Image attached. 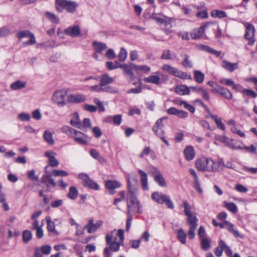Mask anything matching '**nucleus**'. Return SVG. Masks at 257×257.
Returning <instances> with one entry per match:
<instances>
[{"label":"nucleus","mask_w":257,"mask_h":257,"mask_svg":"<svg viewBox=\"0 0 257 257\" xmlns=\"http://www.w3.org/2000/svg\"><path fill=\"white\" fill-rule=\"evenodd\" d=\"M127 187L128 188L126 198L128 213V214H130L132 212H135L136 209H138V213H141V212L140 211L141 206L136 195L137 191V188L131 185L129 178L127 179Z\"/></svg>","instance_id":"obj_1"},{"label":"nucleus","mask_w":257,"mask_h":257,"mask_svg":"<svg viewBox=\"0 0 257 257\" xmlns=\"http://www.w3.org/2000/svg\"><path fill=\"white\" fill-rule=\"evenodd\" d=\"M195 167L198 171L203 172H218L215 162L211 158L201 157L196 160Z\"/></svg>","instance_id":"obj_2"},{"label":"nucleus","mask_w":257,"mask_h":257,"mask_svg":"<svg viewBox=\"0 0 257 257\" xmlns=\"http://www.w3.org/2000/svg\"><path fill=\"white\" fill-rule=\"evenodd\" d=\"M78 6V4L75 2L66 0H55V8L59 13H62L65 9L68 13H74L76 12Z\"/></svg>","instance_id":"obj_3"},{"label":"nucleus","mask_w":257,"mask_h":257,"mask_svg":"<svg viewBox=\"0 0 257 257\" xmlns=\"http://www.w3.org/2000/svg\"><path fill=\"white\" fill-rule=\"evenodd\" d=\"M152 199L159 204L165 203L168 208L173 209L174 205L169 196L160 192H154L152 194Z\"/></svg>","instance_id":"obj_4"},{"label":"nucleus","mask_w":257,"mask_h":257,"mask_svg":"<svg viewBox=\"0 0 257 257\" xmlns=\"http://www.w3.org/2000/svg\"><path fill=\"white\" fill-rule=\"evenodd\" d=\"M186 223L189 226L188 236L189 239H193L195 237V231L197 227L198 219L195 215L192 213L187 215Z\"/></svg>","instance_id":"obj_5"},{"label":"nucleus","mask_w":257,"mask_h":257,"mask_svg":"<svg viewBox=\"0 0 257 257\" xmlns=\"http://www.w3.org/2000/svg\"><path fill=\"white\" fill-rule=\"evenodd\" d=\"M67 92L63 90H58L55 91L51 98V100L58 106L62 107L66 104L65 97Z\"/></svg>","instance_id":"obj_6"},{"label":"nucleus","mask_w":257,"mask_h":257,"mask_svg":"<svg viewBox=\"0 0 257 257\" xmlns=\"http://www.w3.org/2000/svg\"><path fill=\"white\" fill-rule=\"evenodd\" d=\"M117 236L119 237V241L121 243H123L124 239V230L122 229H119L118 230L117 233L115 229L111 231L110 233L106 235V243H109L110 241H117Z\"/></svg>","instance_id":"obj_7"},{"label":"nucleus","mask_w":257,"mask_h":257,"mask_svg":"<svg viewBox=\"0 0 257 257\" xmlns=\"http://www.w3.org/2000/svg\"><path fill=\"white\" fill-rule=\"evenodd\" d=\"M119 241H110L109 243H106L107 246L105 247L103 250L104 257H112L111 252H116L119 249L120 245L122 244Z\"/></svg>","instance_id":"obj_8"},{"label":"nucleus","mask_w":257,"mask_h":257,"mask_svg":"<svg viewBox=\"0 0 257 257\" xmlns=\"http://www.w3.org/2000/svg\"><path fill=\"white\" fill-rule=\"evenodd\" d=\"M167 118V117H163L158 119L152 128L154 133L159 137L165 135L164 125L163 121Z\"/></svg>","instance_id":"obj_9"},{"label":"nucleus","mask_w":257,"mask_h":257,"mask_svg":"<svg viewBox=\"0 0 257 257\" xmlns=\"http://www.w3.org/2000/svg\"><path fill=\"white\" fill-rule=\"evenodd\" d=\"M211 91L213 93L217 92L227 99H231L232 94L230 91L227 88H224L221 86L216 85L214 88H212Z\"/></svg>","instance_id":"obj_10"},{"label":"nucleus","mask_w":257,"mask_h":257,"mask_svg":"<svg viewBox=\"0 0 257 257\" xmlns=\"http://www.w3.org/2000/svg\"><path fill=\"white\" fill-rule=\"evenodd\" d=\"M64 33L72 38L77 37L80 35L81 29L79 25H73L66 28Z\"/></svg>","instance_id":"obj_11"},{"label":"nucleus","mask_w":257,"mask_h":257,"mask_svg":"<svg viewBox=\"0 0 257 257\" xmlns=\"http://www.w3.org/2000/svg\"><path fill=\"white\" fill-rule=\"evenodd\" d=\"M254 29L253 26L251 24H248L246 26L244 37L248 40V44L252 45L254 42L253 38Z\"/></svg>","instance_id":"obj_12"},{"label":"nucleus","mask_w":257,"mask_h":257,"mask_svg":"<svg viewBox=\"0 0 257 257\" xmlns=\"http://www.w3.org/2000/svg\"><path fill=\"white\" fill-rule=\"evenodd\" d=\"M102 221L101 220H98L95 223H94L93 220L92 219H90L87 224L84 226V228L87 229V232L88 233H91L96 231L97 229L102 225Z\"/></svg>","instance_id":"obj_13"},{"label":"nucleus","mask_w":257,"mask_h":257,"mask_svg":"<svg viewBox=\"0 0 257 257\" xmlns=\"http://www.w3.org/2000/svg\"><path fill=\"white\" fill-rule=\"evenodd\" d=\"M86 99L85 95L82 94H70L67 96V101L70 103H81Z\"/></svg>","instance_id":"obj_14"},{"label":"nucleus","mask_w":257,"mask_h":257,"mask_svg":"<svg viewBox=\"0 0 257 257\" xmlns=\"http://www.w3.org/2000/svg\"><path fill=\"white\" fill-rule=\"evenodd\" d=\"M48 166L45 167L46 174L43 175L41 178V182L43 183H45L48 182L52 186L55 187L56 186L57 184L54 181V179L52 178L53 176L52 172H49L47 171V169Z\"/></svg>","instance_id":"obj_15"},{"label":"nucleus","mask_w":257,"mask_h":257,"mask_svg":"<svg viewBox=\"0 0 257 257\" xmlns=\"http://www.w3.org/2000/svg\"><path fill=\"white\" fill-rule=\"evenodd\" d=\"M80 134L73 135L74 141L77 144L81 145H87L88 141L87 140V135L80 132Z\"/></svg>","instance_id":"obj_16"},{"label":"nucleus","mask_w":257,"mask_h":257,"mask_svg":"<svg viewBox=\"0 0 257 257\" xmlns=\"http://www.w3.org/2000/svg\"><path fill=\"white\" fill-rule=\"evenodd\" d=\"M173 102L176 105L179 106H183V107L190 111L191 113H194L195 110V107L188 104L186 101L179 99H175L173 100Z\"/></svg>","instance_id":"obj_17"},{"label":"nucleus","mask_w":257,"mask_h":257,"mask_svg":"<svg viewBox=\"0 0 257 257\" xmlns=\"http://www.w3.org/2000/svg\"><path fill=\"white\" fill-rule=\"evenodd\" d=\"M175 92L180 95H188L190 93V88L185 85H178L175 88Z\"/></svg>","instance_id":"obj_18"},{"label":"nucleus","mask_w":257,"mask_h":257,"mask_svg":"<svg viewBox=\"0 0 257 257\" xmlns=\"http://www.w3.org/2000/svg\"><path fill=\"white\" fill-rule=\"evenodd\" d=\"M184 154L186 159L188 161L193 160L195 156L194 150L192 146L186 147L184 150Z\"/></svg>","instance_id":"obj_19"},{"label":"nucleus","mask_w":257,"mask_h":257,"mask_svg":"<svg viewBox=\"0 0 257 257\" xmlns=\"http://www.w3.org/2000/svg\"><path fill=\"white\" fill-rule=\"evenodd\" d=\"M61 130L62 133L65 134L70 137H73V135L80 134V131L75 130L67 125H64L62 126L61 128Z\"/></svg>","instance_id":"obj_20"},{"label":"nucleus","mask_w":257,"mask_h":257,"mask_svg":"<svg viewBox=\"0 0 257 257\" xmlns=\"http://www.w3.org/2000/svg\"><path fill=\"white\" fill-rule=\"evenodd\" d=\"M161 59L164 60H178L176 54L174 52H171V51L168 49L165 50L163 51Z\"/></svg>","instance_id":"obj_21"},{"label":"nucleus","mask_w":257,"mask_h":257,"mask_svg":"<svg viewBox=\"0 0 257 257\" xmlns=\"http://www.w3.org/2000/svg\"><path fill=\"white\" fill-rule=\"evenodd\" d=\"M227 225V229L235 237L242 238L243 237V235H241L237 230L235 229L234 227V225L229 222L228 221H226L225 222Z\"/></svg>","instance_id":"obj_22"},{"label":"nucleus","mask_w":257,"mask_h":257,"mask_svg":"<svg viewBox=\"0 0 257 257\" xmlns=\"http://www.w3.org/2000/svg\"><path fill=\"white\" fill-rule=\"evenodd\" d=\"M92 46L94 49L95 52L98 53H101L104 50L107 48L105 44L97 41L93 42Z\"/></svg>","instance_id":"obj_23"},{"label":"nucleus","mask_w":257,"mask_h":257,"mask_svg":"<svg viewBox=\"0 0 257 257\" xmlns=\"http://www.w3.org/2000/svg\"><path fill=\"white\" fill-rule=\"evenodd\" d=\"M72 119L70 120V124L74 127L81 129L82 125L79 120V116L78 112H76L72 114Z\"/></svg>","instance_id":"obj_24"},{"label":"nucleus","mask_w":257,"mask_h":257,"mask_svg":"<svg viewBox=\"0 0 257 257\" xmlns=\"http://www.w3.org/2000/svg\"><path fill=\"white\" fill-rule=\"evenodd\" d=\"M207 27V25H203L197 29L193 30L191 33V38L193 39H196L200 38L203 34L205 29Z\"/></svg>","instance_id":"obj_25"},{"label":"nucleus","mask_w":257,"mask_h":257,"mask_svg":"<svg viewBox=\"0 0 257 257\" xmlns=\"http://www.w3.org/2000/svg\"><path fill=\"white\" fill-rule=\"evenodd\" d=\"M139 173L141 177L142 187L144 190H147L148 189L147 175L146 172L142 170H139Z\"/></svg>","instance_id":"obj_26"},{"label":"nucleus","mask_w":257,"mask_h":257,"mask_svg":"<svg viewBox=\"0 0 257 257\" xmlns=\"http://www.w3.org/2000/svg\"><path fill=\"white\" fill-rule=\"evenodd\" d=\"M181 56L184 58L181 62V65L185 68H191L193 67V63L189 59V56L187 54H182Z\"/></svg>","instance_id":"obj_27"},{"label":"nucleus","mask_w":257,"mask_h":257,"mask_svg":"<svg viewBox=\"0 0 257 257\" xmlns=\"http://www.w3.org/2000/svg\"><path fill=\"white\" fill-rule=\"evenodd\" d=\"M144 81L147 83H153L156 85H159L161 82V79L159 76L152 75L144 78Z\"/></svg>","instance_id":"obj_28"},{"label":"nucleus","mask_w":257,"mask_h":257,"mask_svg":"<svg viewBox=\"0 0 257 257\" xmlns=\"http://www.w3.org/2000/svg\"><path fill=\"white\" fill-rule=\"evenodd\" d=\"M222 66L224 69L229 71L230 72H232L234 70L238 68V63H232L224 60L222 62Z\"/></svg>","instance_id":"obj_29"},{"label":"nucleus","mask_w":257,"mask_h":257,"mask_svg":"<svg viewBox=\"0 0 257 257\" xmlns=\"http://www.w3.org/2000/svg\"><path fill=\"white\" fill-rule=\"evenodd\" d=\"M177 237L178 240L183 244L186 243L187 234L182 228H180L176 231Z\"/></svg>","instance_id":"obj_30"},{"label":"nucleus","mask_w":257,"mask_h":257,"mask_svg":"<svg viewBox=\"0 0 257 257\" xmlns=\"http://www.w3.org/2000/svg\"><path fill=\"white\" fill-rule=\"evenodd\" d=\"M113 81L114 79L112 77H110L107 74H103L100 78V85L102 86L111 83Z\"/></svg>","instance_id":"obj_31"},{"label":"nucleus","mask_w":257,"mask_h":257,"mask_svg":"<svg viewBox=\"0 0 257 257\" xmlns=\"http://www.w3.org/2000/svg\"><path fill=\"white\" fill-rule=\"evenodd\" d=\"M44 140L50 145H52L55 143V141L53 138V134L49 130H46L43 134Z\"/></svg>","instance_id":"obj_32"},{"label":"nucleus","mask_w":257,"mask_h":257,"mask_svg":"<svg viewBox=\"0 0 257 257\" xmlns=\"http://www.w3.org/2000/svg\"><path fill=\"white\" fill-rule=\"evenodd\" d=\"M26 82L21 80H17L11 84V88L12 90H17L21 89L26 87Z\"/></svg>","instance_id":"obj_33"},{"label":"nucleus","mask_w":257,"mask_h":257,"mask_svg":"<svg viewBox=\"0 0 257 257\" xmlns=\"http://www.w3.org/2000/svg\"><path fill=\"white\" fill-rule=\"evenodd\" d=\"M58 46L59 45L56 43L55 40H49L38 44V47L44 48L45 49L53 48Z\"/></svg>","instance_id":"obj_34"},{"label":"nucleus","mask_w":257,"mask_h":257,"mask_svg":"<svg viewBox=\"0 0 257 257\" xmlns=\"http://www.w3.org/2000/svg\"><path fill=\"white\" fill-rule=\"evenodd\" d=\"M106 188L109 190H113L115 188H119L120 184L118 181L115 180H108L105 184Z\"/></svg>","instance_id":"obj_35"},{"label":"nucleus","mask_w":257,"mask_h":257,"mask_svg":"<svg viewBox=\"0 0 257 257\" xmlns=\"http://www.w3.org/2000/svg\"><path fill=\"white\" fill-rule=\"evenodd\" d=\"M218 244L219 245L220 247L223 248V250H224L225 253L226 254L231 257L232 255V252L230 248L227 245V244L225 243V242L222 240L220 239L218 242Z\"/></svg>","instance_id":"obj_36"},{"label":"nucleus","mask_w":257,"mask_h":257,"mask_svg":"<svg viewBox=\"0 0 257 257\" xmlns=\"http://www.w3.org/2000/svg\"><path fill=\"white\" fill-rule=\"evenodd\" d=\"M211 117L215 121L217 127L222 131L225 130V126L222 122L221 118H219L216 115L211 114Z\"/></svg>","instance_id":"obj_37"},{"label":"nucleus","mask_w":257,"mask_h":257,"mask_svg":"<svg viewBox=\"0 0 257 257\" xmlns=\"http://www.w3.org/2000/svg\"><path fill=\"white\" fill-rule=\"evenodd\" d=\"M194 79L198 83H202L204 80V74L199 70L194 71Z\"/></svg>","instance_id":"obj_38"},{"label":"nucleus","mask_w":257,"mask_h":257,"mask_svg":"<svg viewBox=\"0 0 257 257\" xmlns=\"http://www.w3.org/2000/svg\"><path fill=\"white\" fill-rule=\"evenodd\" d=\"M211 16L213 18H218L219 19L227 17L225 12L218 10H212L211 12Z\"/></svg>","instance_id":"obj_39"},{"label":"nucleus","mask_w":257,"mask_h":257,"mask_svg":"<svg viewBox=\"0 0 257 257\" xmlns=\"http://www.w3.org/2000/svg\"><path fill=\"white\" fill-rule=\"evenodd\" d=\"M23 241L24 242L27 243L32 238V233L30 230H25L22 232Z\"/></svg>","instance_id":"obj_40"},{"label":"nucleus","mask_w":257,"mask_h":257,"mask_svg":"<svg viewBox=\"0 0 257 257\" xmlns=\"http://www.w3.org/2000/svg\"><path fill=\"white\" fill-rule=\"evenodd\" d=\"M174 76L179 77L182 79H192L191 75L190 74H187L182 71L179 70L178 69Z\"/></svg>","instance_id":"obj_41"},{"label":"nucleus","mask_w":257,"mask_h":257,"mask_svg":"<svg viewBox=\"0 0 257 257\" xmlns=\"http://www.w3.org/2000/svg\"><path fill=\"white\" fill-rule=\"evenodd\" d=\"M46 17L51 22L58 24L59 23V18L54 14L47 12L45 13Z\"/></svg>","instance_id":"obj_42"},{"label":"nucleus","mask_w":257,"mask_h":257,"mask_svg":"<svg viewBox=\"0 0 257 257\" xmlns=\"http://www.w3.org/2000/svg\"><path fill=\"white\" fill-rule=\"evenodd\" d=\"M131 64L132 63H131L130 65H127L126 64L121 65L120 68L123 70L125 74L130 75V76L133 77L134 74L132 71V69H134V68L131 65Z\"/></svg>","instance_id":"obj_43"},{"label":"nucleus","mask_w":257,"mask_h":257,"mask_svg":"<svg viewBox=\"0 0 257 257\" xmlns=\"http://www.w3.org/2000/svg\"><path fill=\"white\" fill-rule=\"evenodd\" d=\"M78 191L75 187H71L69 188V191L68 193L67 196L69 198L74 200L78 196Z\"/></svg>","instance_id":"obj_44"},{"label":"nucleus","mask_w":257,"mask_h":257,"mask_svg":"<svg viewBox=\"0 0 257 257\" xmlns=\"http://www.w3.org/2000/svg\"><path fill=\"white\" fill-rule=\"evenodd\" d=\"M162 69L163 71L167 72L174 76L177 70V68L174 67L168 64H165L162 66Z\"/></svg>","instance_id":"obj_45"},{"label":"nucleus","mask_w":257,"mask_h":257,"mask_svg":"<svg viewBox=\"0 0 257 257\" xmlns=\"http://www.w3.org/2000/svg\"><path fill=\"white\" fill-rule=\"evenodd\" d=\"M154 178L155 181L159 186L161 187H165L166 186V181L161 173L158 175H156Z\"/></svg>","instance_id":"obj_46"},{"label":"nucleus","mask_w":257,"mask_h":257,"mask_svg":"<svg viewBox=\"0 0 257 257\" xmlns=\"http://www.w3.org/2000/svg\"><path fill=\"white\" fill-rule=\"evenodd\" d=\"M224 204L226 208L232 213H235L237 212V207L234 203L224 202Z\"/></svg>","instance_id":"obj_47"},{"label":"nucleus","mask_w":257,"mask_h":257,"mask_svg":"<svg viewBox=\"0 0 257 257\" xmlns=\"http://www.w3.org/2000/svg\"><path fill=\"white\" fill-rule=\"evenodd\" d=\"M84 186L94 190L99 189V185L90 179L86 183H84Z\"/></svg>","instance_id":"obj_48"},{"label":"nucleus","mask_w":257,"mask_h":257,"mask_svg":"<svg viewBox=\"0 0 257 257\" xmlns=\"http://www.w3.org/2000/svg\"><path fill=\"white\" fill-rule=\"evenodd\" d=\"M131 65L133 67L134 69L136 71L148 72H149L151 70V68L147 65H137L134 64H131Z\"/></svg>","instance_id":"obj_49"},{"label":"nucleus","mask_w":257,"mask_h":257,"mask_svg":"<svg viewBox=\"0 0 257 257\" xmlns=\"http://www.w3.org/2000/svg\"><path fill=\"white\" fill-rule=\"evenodd\" d=\"M200 240L202 249L204 250H208L211 246L210 240L206 237L202 238Z\"/></svg>","instance_id":"obj_50"},{"label":"nucleus","mask_w":257,"mask_h":257,"mask_svg":"<svg viewBox=\"0 0 257 257\" xmlns=\"http://www.w3.org/2000/svg\"><path fill=\"white\" fill-rule=\"evenodd\" d=\"M46 220L47 224V229L48 230L51 232H54L55 231V223L53 221H52L51 219L50 216H47L46 218Z\"/></svg>","instance_id":"obj_51"},{"label":"nucleus","mask_w":257,"mask_h":257,"mask_svg":"<svg viewBox=\"0 0 257 257\" xmlns=\"http://www.w3.org/2000/svg\"><path fill=\"white\" fill-rule=\"evenodd\" d=\"M33 33H31L29 30H24L19 32L17 34V36L19 40L24 38L29 37Z\"/></svg>","instance_id":"obj_52"},{"label":"nucleus","mask_w":257,"mask_h":257,"mask_svg":"<svg viewBox=\"0 0 257 257\" xmlns=\"http://www.w3.org/2000/svg\"><path fill=\"white\" fill-rule=\"evenodd\" d=\"M166 17L165 16H162L160 14H153L151 16V18L154 20L156 21L158 23L163 24L164 20Z\"/></svg>","instance_id":"obj_53"},{"label":"nucleus","mask_w":257,"mask_h":257,"mask_svg":"<svg viewBox=\"0 0 257 257\" xmlns=\"http://www.w3.org/2000/svg\"><path fill=\"white\" fill-rule=\"evenodd\" d=\"M127 55L126 50L124 48H121L118 54L119 60L121 62H123L126 59Z\"/></svg>","instance_id":"obj_54"},{"label":"nucleus","mask_w":257,"mask_h":257,"mask_svg":"<svg viewBox=\"0 0 257 257\" xmlns=\"http://www.w3.org/2000/svg\"><path fill=\"white\" fill-rule=\"evenodd\" d=\"M52 172L54 177L67 176L68 175V173L64 170H53Z\"/></svg>","instance_id":"obj_55"},{"label":"nucleus","mask_w":257,"mask_h":257,"mask_svg":"<svg viewBox=\"0 0 257 257\" xmlns=\"http://www.w3.org/2000/svg\"><path fill=\"white\" fill-rule=\"evenodd\" d=\"M183 205L184 208V214L187 216L188 215L191 214L192 213L191 212V205L187 202V201H184L183 202Z\"/></svg>","instance_id":"obj_56"},{"label":"nucleus","mask_w":257,"mask_h":257,"mask_svg":"<svg viewBox=\"0 0 257 257\" xmlns=\"http://www.w3.org/2000/svg\"><path fill=\"white\" fill-rule=\"evenodd\" d=\"M163 24H164V27H165V32L168 34L170 32L169 30L172 28L170 19L166 17L164 20Z\"/></svg>","instance_id":"obj_57"},{"label":"nucleus","mask_w":257,"mask_h":257,"mask_svg":"<svg viewBox=\"0 0 257 257\" xmlns=\"http://www.w3.org/2000/svg\"><path fill=\"white\" fill-rule=\"evenodd\" d=\"M29 38H30L29 40L23 43V46L32 45L36 43V38L33 34L31 35Z\"/></svg>","instance_id":"obj_58"},{"label":"nucleus","mask_w":257,"mask_h":257,"mask_svg":"<svg viewBox=\"0 0 257 257\" xmlns=\"http://www.w3.org/2000/svg\"><path fill=\"white\" fill-rule=\"evenodd\" d=\"M40 248L43 252V254L45 255H48L51 250V247L49 245H42Z\"/></svg>","instance_id":"obj_59"},{"label":"nucleus","mask_w":257,"mask_h":257,"mask_svg":"<svg viewBox=\"0 0 257 257\" xmlns=\"http://www.w3.org/2000/svg\"><path fill=\"white\" fill-rule=\"evenodd\" d=\"M28 177L33 181H38V177L35 175V171L34 170L29 171L27 173Z\"/></svg>","instance_id":"obj_60"},{"label":"nucleus","mask_w":257,"mask_h":257,"mask_svg":"<svg viewBox=\"0 0 257 257\" xmlns=\"http://www.w3.org/2000/svg\"><path fill=\"white\" fill-rule=\"evenodd\" d=\"M105 56L108 59L112 60L116 57V54L112 49H108L105 54Z\"/></svg>","instance_id":"obj_61"},{"label":"nucleus","mask_w":257,"mask_h":257,"mask_svg":"<svg viewBox=\"0 0 257 257\" xmlns=\"http://www.w3.org/2000/svg\"><path fill=\"white\" fill-rule=\"evenodd\" d=\"M18 118L24 121H28L30 119V115L28 113H21L18 115Z\"/></svg>","instance_id":"obj_62"},{"label":"nucleus","mask_w":257,"mask_h":257,"mask_svg":"<svg viewBox=\"0 0 257 257\" xmlns=\"http://www.w3.org/2000/svg\"><path fill=\"white\" fill-rule=\"evenodd\" d=\"M83 109L86 111L91 112H95L97 110V108L96 106L93 105H89L86 104L83 106Z\"/></svg>","instance_id":"obj_63"},{"label":"nucleus","mask_w":257,"mask_h":257,"mask_svg":"<svg viewBox=\"0 0 257 257\" xmlns=\"http://www.w3.org/2000/svg\"><path fill=\"white\" fill-rule=\"evenodd\" d=\"M242 92L245 95L251 96L253 98H255L257 96V94L253 90L247 89H244Z\"/></svg>","instance_id":"obj_64"}]
</instances>
